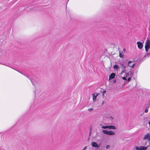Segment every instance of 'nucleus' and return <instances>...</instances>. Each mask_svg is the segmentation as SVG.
I'll use <instances>...</instances> for the list:
<instances>
[{"label": "nucleus", "mask_w": 150, "mask_h": 150, "mask_svg": "<svg viewBox=\"0 0 150 150\" xmlns=\"http://www.w3.org/2000/svg\"><path fill=\"white\" fill-rule=\"evenodd\" d=\"M102 132L104 134L109 135H114L115 134V133L112 131H108L106 130H103Z\"/></svg>", "instance_id": "f257e3e1"}, {"label": "nucleus", "mask_w": 150, "mask_h": 150, "mask_svg": "<svg viewBox=\"0 0 150 150\" xmlns=\"http://www.w3.org/2000/svg\"><path fill=\"white\" fill-rule=\"evenodd\" d=\"M101 128L102 129H116V127L113 125H107L105 126H102L101 127Z\"/></svg>", "instance_id": "f03ea898"}, {"label": "nucleus", "mask_w": 150, "mask_h": 150, "mask_svg": "<svg viewBox=\"0 0 150 150\" xmlns=\"http://www.w3.org/2000/svg\"><path fill=\"white\" fill-rule=\"evenodd\" d=\"M145 48L146 52L149 51V49L150 48V44L149 42L145 43Z\"/></svg>", "instance_id": "7ed1b4c3"}, {"label": "nucleus", "mask_w": 150, "mask_h": 150, "mask_svg": "<svg viewBox=\"0 0 150 150\" xmlns=\"http://www.w3.org/2000/svg\"><path fill=\"white\" fill-rule=\"evenodd\" d=\"M128 65L129 66L133 68L135 64L134 62L129 61L128 62Z\"/></svg>", "instance_id": "20e7f679"}, {"label": "nucleus", "mask_w": 150, "mask_h": 150, "mask_svg": "<svg viewBox=\"0 0 150 150\" xmlns=\"http://www.w3.org/2000/svg\"><path fill=\"white\" fill-rule=\"evenodd\" d=\"M147 148L145 146H140V147L138 146H136V149L137 150H146Z\"/></svg>", "instance_id": "39448f33"}, {"label": "nucleus", "mask_w": 150, "mask_h": 150, "mask_svg": "<svg viewBox=\"0 0 150 150\" xmlns=\"http://www.w3.org/2000/svg\"><path fill=\"white\" fill-rule=\"evenodd\" d=\"M137 44L138 45V47L139 49H141L142 48L143 45L142 42H137Z\"/></svg>", "instance_id": "423d86ee"}, {"label": "nucleus", "mask_w": 150, "mask_h": 150, "mask_svg": "<svg viewBox=\"0 0 150 150\" xmlns=\"http://www.w3.org/2000/svg\"><path fill=\"white\" fill-rule=\"evenodd\" d=\"M98 95V94L94 93L93 94V99L94 102H96V98L97 96Z\"/></svg>", "instance_id": "0eeeda50"}, {"label": "nucleus", "mask_w": 150, "mask_h": 150, "mask_svg": "<svg viewBox=\"0 0 150 150\" xmlns=\"http://www.w3.org/2000/svg\"><path fill=\"white\" fill-rule=\"evenodd\" d=\"M91 144L92 146L94 147L98 148L99 147V145H98L97 143L94 142H93L91 143Z\"/></svg>", "instance_id": "6e6552de"}, {"label": "nucleus", "mask_w": 150, "mask_h": 150, "mask_svg": "<svg viewBox=\"0 0 150 150\" xmlns=\"http://www.w3.org/2000/svg\"><path fill=\"white\" fill-rule=\"evenodd\" d=\"M115 73H112L109 77V80H110L112 79H113L115 77Z\"/></svg>", "instance_id": "1a4fd4ad"}, {"label": "nucleus", "mask_w": 150, "mask_h": 150, "mask_svg": "<svg viewBox=\"0 0 150 150\" xmlns=\"http://www.w3.org/2000/svg\"><path fill=\"white\" fill-rule=\"evenodd\" d=\"M121 67L122 68V70H125V69L126 67V66L123 64H121Z\"/></svg>", "instance_id": "9d476101"}, {"label": "nucleus", "mask_w": 150, "mask_h": 150, "mask_svg": "<svg viewBox=\"0 0 150 150\" xmlns=\"http://www.w3.org/2000/svg\"><path fill=\"white\" fill-rule=\"evenodd\" d=\"M119 68V66L118 65H115L114 66L113 68L114 69H117Z\"/></svg>", "instance_id": "9b49d317"}, {"label": "nucleus", "mask_w": 150, "mask_h": 150, "mask_svg": "<svg viewBox=\"0 0 150 150\" xmlns=\"http://www.w3.org/2000/svg\"><path fill=\"white\" fill-rule=\"evenodd\" d=\"M119 56L120 57L123 58L124 57L123 53L122 52V53H121L120 52Z\"/></svg>", "instance_id": "f8f14e48"}, {"label": "nucleus", "mask_w": 150, "mask_h": 150, "mask_svg": "<svg viewBox=\"0 0 150 150\" xmlns=\"http://www.w3.org/2000/svg\"><path fill=\"white\" fill-rule=\"evenodd\" d=\"M126 77H130V74H129V73H126Z\"/></svg>", "instance_id": "ddd939ff"}, {"label": "nucleus", "mask_w": 150, "mask_h": 150, "mask_svg": "<svg viewBox=\"0 0 150 150\" xmlns=\"http://www.w3.org/2000/svg\"><path fill=\"white\" fill-rule=\"evenodd\" d=\"M93 110V109L92 108H88V111L90 112H92Z\"/></svg>", "instance_id": "4468645a"}, {"label": "nucleus", "mask_w": 150, "mask_h": 150, "mask_svg": "<svg viewBox=\"0 0 150 150\" xmlns=\"http://www.w3.org/2000/svg\"><path fill=\"white\" fill-rule=\"evenodd\" d=\"M106 92V91H103L102 92V95L103 96V97H104V94Z\"/></svg>", "instance_id": "2eb2a0df"}, {"label": "nucleus", "mask_w": 150, "mask_h": 150, "mask_svg": "<svg viewBox=\"0 0 150 150\" xmlns=\"http://www.w3.org/2000/svg\"><path fill=\"white\" fill-rule=\"evenodd\" d=\"M132 77H129L128 78L127 81L128 82H129L131 80Z\"/></svg>", "instance_id": "dca6fc26"}, {"label": "nucleus", "mask_w": 150, "mask_h": 150, "mask_svg": "<svg viewBox=\"0 0 150 150\" xmlns=\"http://www.w3.org/2000/svg\"><path fill=\"white\" fill-rule=\"evenodd\" d=\"M110 146L109 145H107L106 146V149H109L110 148Z\"/></svg>", "instance_id": "f3484780"}, {"label": "nucleus", "mask_w": 150, "mask_h": 150, "mask_svg": "<svg viewBox=\"0 0 150 150\" xmlns=\"http://www.w3.org/2000/svg\"><path fill=\"white\" fill-rule=\"evenodd\" d=\"M129 74H130V77H132L133 76L132 73V72H130L129 73Z\"/></svg>", "instance_id": "a211bd4d"}, {"label": "nucleus", "mask_w": 150, "mask_h": 150, "mask_svg": "<svg viewBox=\"0 0 150 150\" xmlns=\"http://www.w3.org/2000/svg\"><path fill=\"white\" fill-rule=\"evenodd\" d=\"M149 42V43L150 46V40H147L146 41L145 43H147V42Z\"/></svg>", "instance_id": "6ab92c4d"}, {"label": "nucleus", "mask_w": 150, "mask_h": 150, "mask_svg": "<svg viewBox=\"0 0 150 150\" xmlns=\"http://www.w3.org/2000/svg\"><path fill=\"white\" fill-rule=\"evenodd\" d=\"M125 70H122V71L121 72V74H122L125 73Z\"/></svg>", "instance_id": "aec40b11"}, {"label": "nucleus", "mask_w": 150, "mask_h": 150, "mask_svg": "<svg viewBox=\"0 0 150 150\" xmlns=\"http://www.w3.org/2000/svg\"><path fill=\"white\" fill-rule=\"evenodd\" d=\"M122 79H123L125 80H127V79L126 78V77H123L122 78Z\"/></svg>", "instance_id": "412c9836"}, {"label": "nucleus", "mask_w": 150, "mask_h": 150, "mask_svg": "<svg viewBox=\"0 0 150 150\" xmlns=\"http://www.w3.org/2000/svg\"><path fill=\"white\" fill-rule=\"evenodd\" d=\"M86 146H85L82 150H86L87 149Z\"/></svg>", "instance_id": "4be33fe9"}, {"label": "nucleus", "mask_w": 150, "mask_h": 150, "mask_svg": "<svg viewBox=\"0 0 150 150\" xmlns=\"http://www.w3.org/2000/svg\"><path fill=\"white\" fill-rule=\"evenodd\" d=\"M91 129L90 130V132L89 133V136H91Z\"/></svg>", "instance_id": "5701e85b"}, {"label": "nucleus", "mask_w": 150, "mask_h": 150, "mask_svg": "<svg viewBox=\"0 0 150 150\" xmlns=\"http://www.w3.org/2000/svg\"><path fill=\"white\" fill-rule=\"evenodd\" d=\"M148 112V109H146L145 110V112L146 113H147Z\"/></svg>", "instance_id": "b1692460"}, {"label": "nucleus", "mask_w": 150, "mask_h": 150, "mask_svg": "<svg viewBox=\"0 0 150 150\" xmlns=\"http://www.w3.org/2000/svg\"><path fill=\"white\" fill-rule=\"evenodd\" d=\"M116 82V81L115 80H113V83H115Z\"/></svg>", "instance_id": "393cba45"}, {"label": "nucleus", "mask_w": 150, "mask_h": 150, "mask_svg": "<svg viewBox=\"0 0 150 150\" xmlns=\"http://www.w3.org/2000/svg\"><path fill=\"white\" fill-rule=\"evenodd\" d=\"M110 117L112 119H113L114 118H113L112 117Z\"/></svg>", "instance_id": "a878e982"}, {"label": "nucleus", "mask_w": 150, "mask_h": 150, "mask_svg": "<svg viewBox=\"0 0 150 150\" xmlns=\"http://www.w3.org/2000/svg\"><path fill=\"white\" fill-rule=\"evenodd\" d=\"M104 101H103L102 104H103L104 103Z\"/></svg>", "instance_id": "bb28decb"}, {"label": "nucleus", "mask_w": 150, "mask_h": 150, "mask_svg": "<svg viewBox=\"0 0 150 150\" xmlns=\"http://www.w3.org/2000/svg\"><path fill=\"white\" fill-rule=\"evenodd\" d=\"M149 108V107L147 106H146V108H147V109H148Z\"/></svg>", "instance_id": "cd10ccee"}, {"label": "nucleus", "mask_w": 150, "mask_h": 150, "mask_svg": "<svg viewBox=\"0 0 150 150\" xmlns=\"http://www.w3.org/2000/svg\"><path fill=\"white\" fill-rule=\"evenodd\" d=\"M149 125H150V121L149 122Z\"/></svg>", "instance_id": "c85d7f7f"}, {"label": "nucleus", "mask_w": 150, "mask_h": 150, "mask_svg": "<svg viewBox=\"0 0 150 150\" xmlns=\"http://www.w3.org/2000/svg\"><path fill=\"white\" fill-rule=\"evenodd\" d=\"M100 126H102V124H100Z\"/></svg>", "instance_id": "c756f323"}]
</instances>
